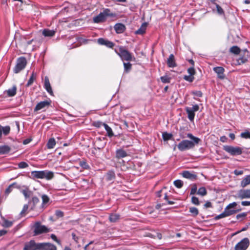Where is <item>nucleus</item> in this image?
<instances>
[{
  "instance_id": "nucleus-1",
  "label": "nucleus",
  "mask_w": 250,
  "mask_h": 250,
  "mask_svg": "<svg viewBox=\"0 0 250 250\" xmlns=\"http://www.w3.org/2000/svg\"><path fill=\"white\" fill-rule=\"evenodd\" d=\"M187 137L191 140H182L177 145V147L180 151H184L186 150L192 149L195 146V145L198 144L201 142V139L199 138L194 136L191 133H188Z\"/></svg>"
},
{
  "instance_id": "nucleus-2",
  "label": "nucleus",
  "mask_w": 250,
  "mask_h": 250,
  "mask_svg": "<svg viewBox=\"0 0 250 250\" xmlns=\"http://www.w3.org/2000/svg\"><path fill=\"white\" fill-rule=\"evenodd\" d=\"M54 173L52 171L45 170H34L31 172V177L33 179H45L49 180L53 178Z\"/></svg>"
},
{
  "instance_id": "nucleus-3",
  "label": "nucleus",
  "mask_w": 250,
  "mask_h": 250,
  "mask_svg": "<svg viewBox=\"0 0 250 250\" xmlns=\"http://www.w3.org/2000/svg\"><path fill=\"white\" fill-rule=\"evenodd\" d=\"M223 149L231 156L239 155L243 153L242 148L238 146L226 145L223 146Z\"/></svg>"
},
{
  "instance_id": "nucleus-4",
  "label": "nucleus",
  "mask_w": 250,
  "mask_h": 250,
  "mask_svg": "<svg viewBox=\"0 0 250 250\" xmlns=\"http://www.w3.org/2000/svg\"><path fill=\"white\" fill-rule=\"evenodd\" d=\"M27 61L24 57H21L17 59V64L15 65L13 71L15 73H18L23 70L26 66Z\"/></svg>"
},
{
  "instance_id": "nucleus-5",
  "label": "nucleus",
  "mask_w": 250,
  "mask_h": 250,
  "mask_svg": "<svg viewBox=\"0 0 250 250\" xmlns=\"http://www.w3.org/2000/svg\"><path fill=\"white\" fill-rule=\"evenodd\" d=\"M34 235H38L43 233H46L49 231V229L47 228L45 225H41L40 222H36L34 224Z\"/></svg>"
},
{
  "instance_id": "nucleus-6",
  "label": "nucleus",
  "mask_w": 250,
  "mask_h": 250,
  "mask_svg": "<svg viewBox=\"0 0 250 250\" xmlns=\"http://www.w3.org/2000/svg\"><path fill=\"white\" fill-rule=\"evenodd\" d=\"M118 54L122 60L130 61L132 59V54L123 46L120 47Z\"/></svg>"
},
{
  "instance_id": "nucleus-7",
  "label": "nucleus",
  "mask_w": 250,
  "mask_h": 250,
  "mask_svg": "<svg viewBox=\"0 0 250 250\" xmlns=\"http://www.w3.org/2000/svg\"><path fill=\"white\" fill-rule=\"evenodd\" d=\"M249 245V239L248 238H244L235 245V250H246Z\"/></svg>"
},
{
  "instance_id": "nucleus-8",
  "label": "nucleus",
  "mask_w": 250,
  "mask_h": 250,
  "mask_svg": "<svg viewBox=\"0 0 250 250\" xmlns=\"http://www.w3.org/2000/svg\"><path fill=\"white\" fill-rule=\"evenodd\" d=\"M97 42L100 45H104L109 48H112L115 45L113 42L103 38L98 39Z\"/></svg>"
},
{
  "instance_id": "nucleus-9",
  "label": "nucleus",
  "mask_w": 250,
  "mask_h": 250,
  "mask_svg": "<svg viewBox=\"0 0 250 250\" xmlns=\"http://www.w3.org/2000/svg\"><path fill=\"white\" fill-rule=\"evenodd\" d=\"M51 101L50 100L49 101H41L38 103L34 108V111L35 112L40 110L45 107L49 106L51 104Z\"/></svg>"
},
{
  "instance_id": "nucleus-10",
  "label": "nucleus",
  "mask_w": 250,
  "mask_h": 250,
  "mask_svg": "<svg viewBox=\"0 0 250 250\" xmlns=\"http://www.w3.org/2000/svg\"><path fill=\"white\" fill-rule=\"evenodd\" d=\"M43 87L50 95H54L53 91L52 90L49 78L47 76H45L44 77Z\"/></svg>"
},
{
  "instance_id": "nucleus-11",
  "label": "nucleus",
  "mask_w": 250,
  "mask_h": 250,
  "mask_svg": "<svg viewBox=\"0 0 250 250\" xmlns=\"http://www.w3.org/2000/svg\"><path fill=\"white\" fill-rule=\"evenodd\" d=\"M114 28L115 32L118 34L123 33L126 29L125 25L120 22L116 23L114 26Z\"/></svg>"
},
{
  "instance_id": "nucleus-12",
  "label": "nucleus",
  "mask_w": 250,
  "mask_h": 250,
  "mask_svg": "<svg viewBox=\"0 0 250 250\" xmlns=\"http://www.w3.org/2000/svg\"><path fill=\"white\" fill-rule=\"evenodd\" d=\"M238 197L240 199L250 198V189H240L238 191Z\"/></svg>"
},
{
  "instance_id": "nucleus-13",
  "label": "nucleus",
  "mask_w": 250,
  "mask_h": 250,
  "mask_svg": "<svg viewBox=\"0 0 250 250\" xmlns=\"http://www.w3.org/2000/svg\"><path fill=\"white\" fill-rule=\"evenodd\" d=\"M213 71L217 74V77L221 80L225 78L224 74L225 69L221 66H217L213 68Z\"/></svg>"
},
{
  "instance_id": "nucleus-14",
  "label": "nucleus",
  "mask_w": 250,
  "mask_h": 250,
  "mask_svg": "<svg viewBox=\"0 0 250 250\" xmlns=\"http://www.w3.org/2000/svg\"><path fill=\"white\" fill-rule=\"evenodd\" d=\"M127 156V152L123 148L117 149L115 151V158L117 160L125 158Z\"/></svg>"
},
{
  "instance_id": "nucleus-15",
  "label": "nucleus",
  "mask_w": 250,
  "mask_h": 250,
  "mask_svg": "<svg viewBox=\"0 0 250 250\" xmlns=\"http://www.w3.org/2000/svg\"><path fill=\"white\" fill-rule=\"evenodd\" d=\"M182 174L183 177L192 181L196 180L197 177L195 174L191 173L188 170L183 171Z\"/></svg>"
},
{
  "instance_id": "nucleus-16",
  "label": "nucleus",
  "mask_w": 250,
  "mask_h": 250,
  "mask_svg": "<svg viewBox=\"0 0 250 250\" xmlns=\"http://www.w3.org/2000/svg\"><path fill=\"white\" fill-rule=\"evenodd\" d=\"M106 18L103 13L100 12L97 16L94 17L93 19V21L94 23H99L104 22L106 20Z\"/></svg>"
},
{
  "instance_id": "nucleus-17",
  "label": "nucleus",
  "mask_w": 250,
  "mask_h": 250,
  "mask_svg": "<svg viewBox=\"0 0 250 250\" xmlns=\"http://www.w3.org/2000/svg\"><path fill=\"white\" fill-rule=\"evenodd\" d=\"M54 246L49 243H37L36 250H49L52 248V246Z\"/></svg>"
},
{
  "instance_id": "nucleus-18",
  "label": "nucleus",
  "mask_w": 250,
  "mask_h": 250,
  "mask_svg": "<svg viewBox=\"0 0 250 250\" xmlns=\"http://www.w3.org/2000/svg\"><path fill=\"white\" fill-rule=\"evenodd\" d=\"M167 64L168 67L174 68L177 66L175 57L173 54H171L167 60Z\"/></svg>"
},
{
  "instance_id": "nucleus-19",
  "label": "nucleus",
  "mask_w": 250,
  "mask_h": 250,
  "mask_svg": "<svg viewBox=\"0 0 250 250\" xmlns=\"http://www.w3.org/2000/svg\"><path fill=\"white\" fill-rule=\"evenodd\" d=\"M148 25V23L146 22H143L140 27L135 31V34L136 35H143L146 33V29L147 26Z\"/></svg>"
},
{
  "instance_id": "nucleus-20",
  "label": "nucleus",
  "mask_w": 250,
  "mask_h": 250,
  "mask_svg": "<svg viewBox=\"0 0 250 250\" xmlns=\"http://www.w3.org/2000/svg\"><path fill=\"white\" fill-rule=\"evenodd\" d=\"M241 210V209H235L234 208H231L227 206L225 208L224 211L226 214V216L228 217L239 212Z\"/></svg>"
},
{
  "instance_id": "nucleus-21",
  "label": "nucleus",
  "mask_w": 250,
  "mask_h": 250,
  "mask_svg": "<svg viewBox=\"0 0 250 250\" xmlns=\"http://www.w3.org/2000/svg\"><path fill=\"white\" fill-rule=\"evenodd\" d=\"M116 175L114 170H110L108 171L106 174V180L108 182H113L115 179Z\"/></svg>"
},
{
  "instance_id": "nucleus-22",
  "label": "nucleus",
  "mask_w": 250,
  "mask_h": 250,
  "mask_svg": "<svg viewBox=\"0 0 250 250\" xmlns=\"http://www.w3.org/2000/svg\"><path fill=\"white\" fill-rule=\"evenodd\" d=\"M36 244L34 240H30L28 244L25 245L24 250H36Z\"/></svg>"
},
{
  "instance_id": "nucleus-23",
  "label": "nucleus",
  "mask_w": 250,
  "mask_h": 250,
  "mask_svg": "<svg viewBox=\"0 0 250 250\" xmlns=\"http://www.w3.org/2000/svg\"><path fill=\"white\" fill-rule=\"evenodd\" d=\"M185 110L188 114V119L191 121L192 122L194 121V117H195V112H194L193 111H192L190 109V107H186L185 108Z\"/></svg>"
},
{
  "instance_id": "nucleus-24",
  "label": "nucleus",
  "mask_w": 250,
  "mask_h": 250,
  "mask_svg": "<svg viewBox=\"0 0 250 250\" xmlns=\"http://www.w3.org/2000/svg\"><path fill=\"white\" fill-rule=\"evenodd\" d=\"M56 31L49 29H44L42 31V35L44 37H52L55 35Z\"/></svg>"
},
{
  "instance_id": "nucleus-25",
  "label": "nucleus",
  "mask_w": 250,
  "mask_h": 250,
  "mask_svg": "<svg viewBox=\"0 0 250 250\" xmlns=\"http://www.w3.org/2000/svg\"><path fill=\"white\" fill-rule=\"evenodd\" d=\"M40 199L36 196H34L32 198V199L28 202V204L31 206V209H34L35 208L36 205L39 203Z\"/></svg>"
},
{
  "instance_id": "nucleus-26",
  "label": "nucleus",
  "mask_w": 250,
  "mask_h": 250,
  "mask_svg": "<svg viewBox=\"0 0 250 250\" xmlns=\"http://www.w3.org/2000/svg\"><path fill=\"white\" fill-rule=\"evenodd\" d=\"M11 150V148L8 146H0V155L8 154Z\"/></svg>"
},
{
  "instance_id": "nucleus-27",
  "label": "nucleus",
  "mask_w": 250,
  "mask_h": 250,
  "mask_svg": "<svg viewBox=\"0 0 250 250\" xmlns=\"http://www.w3.org/2000/svg\"><path fill=\"white\" fill-rule=\"evenodd\" d=\"M249 56L240 54V57L237 60L238 64L241 65L248 62Z\"/></svg>"
},
{
  "instance_id": "nucleus-28",
  "label": "nucleus",
  "mask_w": 250,
  "mask_h": 250,
  "mask_svg": "<svg viewBox=\"0 0 250 250\" xmlns=\"http://www.w3.org/2000/svg\"><path fill=\"white\" fill-rule=\"evenodd\" d=\"M17 87L16 85H13L12 88L5 90L4 92H6L9 97H13L16 94Z\"/></svg>"
},
{
  "instance_id": "nucleus-29",
  "label": "nucleus",
  "mask_w": 250,
  "mask_h": 250,
  "mask_svg": "<svg viewBox=\"0 0 250 250\" xmlns=\"http://www.w3.org/2000/svg\"><path fill=\"white\" fill-rule=\"evenodd\" d=\"M250 184V174L247 175L241 182V186L242 188L246 187Z\"/></svg>"
},
{
  "instance_id": "nucleus-30",
  "label": "nucleus",
  "mask_w": 250,
  "mask_h": 250,
  "mask_svg": "<svg viewBox=\"0 0 250 250\" xmlns=\"http://www.w3.org/2000/svg\"><path fill=\"white\" fill-rule=\"evenodd\" d=\"M104 126L107 132V135L109 137L111 138L114 136V134L112 128L107 124H104Z\"/></svg>"
},
{
  "instance_id": "nucleus-31",
  "label": "nucleus",
  "mask_w": 250,
  "mask_h": 250,
  "mask_svg": "<svg viewBox=\"0 0 250 250\" xmlns=\"http://www.w3.org/2000/svg\"><path fill=\"white\" fill-rule=\"evenodd\" d=\"M79 166L83 169L89 170L90 169V167L88 164L85 160H83L80 161Z\"/></svg>"
},
{
  "instance_id": "nucleus-32",
  "label": "nucleus",
  "mask_w": 250,
  "mask_h": 250,
  "mask_svg": "<svg viewBox=\"0 0 250 250\" xmlns=\"http://www.w3.org/2000/svg\"><path fill=\"white\" fill-rule=\"evenodd\" d=\"M106 18L107 17H115L116 14L110 12V10L108 8L104 9L102 12Z\"/></svg>"
},
{
  "instance_id": "nucleus-33",
  "label": "nucleus",
  "mask_w": 250,
  "mask_h": 250,
  "mask_svg": "<svg viewBox=\"0 0 250 250\" xmlns=\"http://www.w3.org/2000/svg\"><path fill=\"white\" fill-rule=\"evenodd\" d=\"M56 145V141L54 138H50L46 146L48 149L53 148Z\"/></svg>"
},
{
  "instance_id": "nucleus-34",
  "label": "nucleus",
  "mask_w": 250,
  "mask_h": 250,
  "mask_svg": "<svg viewBox=\"0 0 250 250\" xmlns=\"http://www.w3.org/2000/svg\"><path fill=\"white\" fill-rule=\"evenodd\" d=\"M229 52L235 55H238L241 52V49L238 46L234 45L230 48Z\"/></svg>"
},
{
  "instance_id": "nucleus-35",
  "label": "nucleus",
  "mask_w": 250,
  "mask_h": 250,
  "mask_svg": "<svg viewBox=\"0 0 250 250\" xmlns=\"http://www.w3.org/2000/svg\"><path fill=\"white\" fill-rule=\"evenodd\" d=\"M120 218V215L118 214H111L109 216V220L110 222L115 223L117 222Z\"/></svg>"
},
{
  "instance_id": "nucleus-36",
  "label": "nucleus",
  "mask_w": 250,
  "mask_h": 250,
  "mask_svg": "<svg viewBox=\"0 0 250 250\" xmlns=\"http://www.w3.org/2000/svg\"><path fill=\"white\" fill-rule=\"evenodd\" d=\"M172 134L170 133H168L167 132H164L162 133V138L165 141H167L170 140H171L172 138Z\"/></svg>"
},
{
  "instance_id": "nucleus-37",
  "label": "nucleus",
  "mask_w": 250,
  "mask_h": 250,
  "mask_svg": "<svg viewBox=\"0 0 250 250\" xmlns=\"http://www.w3.org/2000/svg\"><path fill=\"white\" fill-rule=\"evenodd\" d=\"M36 77V74L34 72H32V73L30 77V78L28 80L27 83L26 84V87L29 86L33 83L34 81L35 80Z\"/></svg>"
},
{
  "instance_id": "nucleus-38",
  "label": "nucleus",
  "mask_w": 250,
  "mask_h": 250,
  "mask_svg": "<svg viewBox=\"0 0 250 250\" xmlns=\"http://www.w3.org/2000/svg\"><path fill=\"white\" fill-rule=\"evenodd\" d=\"M123 64L124 68V72L126 73H129L131 69L132 64L129 62H124Z\"/></svg>"
},
{
  "instance_id": "nucleus-39",
  "label": "nucleus",
  "mask_w": 250,
  "mask_h": 250,
  "mask_svg": "<svg viewBox=\"0 0 250 250\" xmlns=\"http://www.w3.org/2000/svg\"><path fill=\"white\" fill-rule=\"evenodd\" d=\"M13 224V221L7 220L5 218H3V223L2 224V227L4 228H9Z\"/></svg>"
},
{
  "instance_id": "nucleus-40",
  "label": "nucleus",
  "mask_w": 250,
  "mask_h": 250,
  "mask_svg": "<svg viewBox=\"0 0 250 250\" xmlns=\"http://www.w3.org/2000/svg\"><path fill=\"white\" fill-rule=\"evenodd\" d=\"M197 193L202 196H204L207 195V191L205 187H202L198 189Z\"/></svg>"
},
{
  "instance_id": "nucleus-41",
  "label": "nucleus",
  "mask_w": 250,
  "mask_h": 250,
  "mask_svg": "<svg viewBox=\"0 0 250 250\" xmlns=\"http://www.w3.org/2000/svg\"><path fill=\"white\" fill-rule=\"evenodd\" d=\"M189 212L192 214V216L193 217L196 216L199 214L198 209L195 207H190Z\"/></svg>"
},
{
  "instance_id": "nucleus-42",
  "label": "nucleus",
  "mask_w": 250,
  "mask_h": 250,
  "mask_svg": "<svg viewBox=\"0 0 250 250\" xmlns=\"http://www.w3.org/2000/svg\"><path fill=\"white\" fill-rule=\"evenodd\" d=\"M160 79L162 82L164 83H169L170 82L171 78L168 77L167 75L161 76Z\"/></svg>"
},
{
  "instance_id": "nucleus-43",
  "label": "nucleus",
  "mask_w": 250,
  "mask_h": 250,
  "mask_svg": "<svg viewBox=\"0 0 250 250\" xmlns=\"http://www.w3.org/2000/svg\"><path fill=\"white\" fill-rule=\"evenodd\" d=\"M1 129L4 135H7L10 131V127L9 125L3 126L1 125Z\"/></svg>"
},
{
  "instance_id": "nucleus-44",
  "label": "nucleus",
  "mask_w": 250,
  "mask_h": 250,
  "mask_svg": "<svg viewBox=\"0 0 250 250\" xmlns=\"http://www.w3.org/2000/svg\"><path fill=\"white\" fill-rule=\"evenodd\" d=\"M240 137L244 139H250V132L248 129H246L244 132L240 134Z\"/></svg>"
},
{
  "instance_id": "nucleus-45",
  "label": "nucleus",
  "mask_w": 250,
  "mask_h": 250,
  "mask_svg": "<svg viewBox=\"0 0 250 250\" xmlns=\"http://www.w3.org/2000/svg\"><path fill=\"white\" fill-rule=\"evenodd\" d=\"M174 185L178 188H181L183 186V182L181 180H176L173 182Z\"/></svg>"
},
{
  "instance_id": "nucleus-46",
  "label": "nucleus",
  "mask_w": 250,
  "mask_h": 250,
  "mask_svg": "<svg viewBox=\"0 0 250 250\" xmlns=\"http://www.w3.org/2000/svg\"><path fill=\"white\" fill-rule=\"evenodd\" d=\"M42 205H45V204H47L50 200V199L48 197V196L45 194H43L42 196Z\"/></svg>"
},
{
  "instance_id": "nucleus-47",
  "label": "nucleus",
  "mask_w": 250,
  "mask_h": 250,
  "mask_svg": "<svg viewBox=\"0 0 250 250\" xmlns=\"http://www.w3.org/2000/svg\"><path fill=\"white\" fill-rule=\"evenodd\" d=\"M215 6L216 8L217 12L219 15H222L224 14V11L223 8L217 3H215Z\"/></svg>"
},
{
  "instance_id": "nucleus-48",
  "label": "nucleus",
  "mask_w": 250,
  "mask_h": 250,
  "mask_svg": "<svg viewBox=\"0 0 250 250\" xmlns=\"http://www.w3.org/2000/svg\"><path fill=\"white\" fill-rule=\"evenodd\" d=\"M191 202L193 204L196 206H198L200 204V202L199 201V199L197 197L194 196H193L191 197Z\"/></svg>"
},
{
  "instance_id": "nucleus-49",
  "label": "nucleus",
  "mask_w": 250,
  "mask_h": 250,
  "mask_svg": "<svg viewBox=\"0 0 250 250\" xmlns=\"http://www.w3.org/2000/svg\"><path fill=\"white\" fill-rule=\"evenodd\" d=\"M15 184H11L5 190V194L8 195L12 191L14 186Z\"/></svg>"
},
{
  "instance_id": "nucleus-50",
  "label": "nucleus",
  "mask_w": 250,
  "mask_h": 250,
  "mask_svg": "<svg viewBox=\"0 0 250 250\" xmlns=\"http://www.w3.org/2000/svg\"><path fill=\"white\" fill-rule=\"evenodd\" d=\"M227 217L226 215V214L225 213L224 211H223L222 213H221V214H219V215H216L214 218V220H219L221 218H225V217Z\"/></svg>"
},
{
  "instance_id": "nucleus-51",
  "label": "nucleus",
  "mask_w": 250,
  "mask_h": 250,
  "mask_svg": "<svg viewBox=\"0 0 250 250\" xmlns=\"http://www.w3.org/2000/svg\"><path fill=\"white\" fill-rule=\"evenodd\" d=\"M55 214L57 218H61L64 216V213L60 210H56Z\"/></svg>"
},
{
  "instance_id": "nucleus-52",
  "label": "nucleus",
  "mask_w": 250,
  "mask_h": 250,
  "mask_svg": "<svg viewBox=\"0 0 250 250\" xmlns=\"http://www.w3.org/2000/svg\"><path fill=\"white\" fill-rule=\"evenodd\" d=\"M184 79L186 81L189 82H192L194 80V77L193 76H190L189 74V75H185L184 76Z\"/></svg>"
},
{
  "instance_id": "nucleus-53",
  "label": "nucleus",
  "mask_w": 250,
  "mask_h": 250,
  "mask_svg": "<svg viewBox=\"0 0 250 250\" xmlns=\"http://www.w3.org/2000/svg\"><path fill=\"white\" fill-rule=\"evenodd\" d=\"M104 124H105V123H103L101 121H95L93 123V125L94 126L98 128L101 127L102 126H104Z\"/></svg>"
},
{
  "instance_id": "nucleus-54",
  "label": "nucleus",
  "mask_w": 250,
  "mask_h": 250,
  "mask_svg": "<svg viewBox=\"0 0 250 250\" xmlns=\"http://www.w3.org/2000/svg\"><path fill=\"white\" fill-rule=\"evenodd\" d=\"M28 166V164L25 162H21L18 164V167L20 168H24Z\"/></svg>"
},
{
  "instance_id": "nucleus-55",
  "label": "nucleus",
  "mask_w": 250,
  "mask_h": 250,
  "mask_svg": "<svg viewBox=\"0 0 250 250\" xmlns=\"http://www.w3.org/2000/svg\"><path fill=\"white\" fill-rule=\"evenodd\" d=\"M188 72L190 76H193L195 74V70L193 66L188 68Z\"/></svg>"
},
{
  "instance_id": "nucleus-56",
  "label": "nucleus",
  "mask_w": 250,
  "mask_h": 250,
  "mask_svg": "<svg viewBox=\"0 0 250 250\" xmlns=\"http://www.w3.org/2000/svg\"><path fill=\"white\" fill-rule=\"evenodd\" d=\"M192 94L197 97H202L203 96L202 92L200 90L194 91L192 92Z\"/></svg>"
},
{
  "instance_id": "nucleus-57",
  "label": "nucleus",
  "mask_w": 250,
  "mask_h": 250,
  "mask_svg": "<svg viewBox=\"0 0 250 250\" xmlns=\"http://www.w3.org/2000/svg\"><path fill=\"white\" fill-rule=\"evenodd\" d=\"M197 192V186L195 184H194L193 186L191 188L190 194V195H193L195 194Z\"/></svg>"
},
{
  "instance_id": "nucleus-58",
  "label": "nucleus",
  "mask_w": 250,
  "mask_h": 250,
  "mask_svg": "<svg viewBox=\"0 0 250 250\" xmlns=\"http://www.w3.org/2000/svg\"><path fill=\"white\" fill-rule=\"evenodd\" d=\"M247 215V212H243L237 214L236 216L237 219L239 220L241 218H244Z\"/></svg>"
},
{
  "instance_id": "nucleus-59",
  "label": "nucleus",
  "mask_w": 250,
  "mask_h": 250,
  "mask_svg": "<svg viewBox=\"0 0 250 250\" xmlns=\"http://www.w3.org/2000/svg\"><path fill=\"white\" fill-rule=\"evenodd\" d=\"M190 109L194 112H195L199 110V106L198 104H196L195 105H193L192 107H190Z\"/></svg>"
},
{
  "instance_id": "nucleus-60",
  "label": "nucleus",
  "mask_w": 250,
  "mask_h": 250,
  "mask_svg": "<svg viewBox=\"0 0 250 250\" xmlns=\"http://www.w3.org/2000/svg\"><path fill=\"white\" fill-rule=\"evenodd\" d=\"M240 54L246 55V56H249V57L250 56V52L248 50V49L246 48L241 51V52Z\"/></svg>"
},
{
  "instance_id": "nucleus-61",
  "label": "nucleus",
  "mask_w": 250,
  "mask_h": 250,
  "mask_svg": "<svg viewBox=\"0 0 250 250\" xmlns=\"http://www.w3.org/2000/svg\"><path fill=\"white\" fill-rule=\"evenodd\" d=\"M13 184H15V185H14V186L13 188H15L20 189V190H21V188L22 187H24V186H21V185L18 184H17L16 182H14Z\"/></svg>"
},
{
  "instance_id": "nucleus-62",
  "label": "nucleus",
  "mask_w": 250,
  "mask_h": 250,
  "mask_svg": "<svg viewBox=\"0 0 250 250\" xmlns=\"http://www.w3.org/2000/svg\"><path fill=\"white\" fill-rule=\"evenodd\" d=\"M28 208V205L26 204L24 205L23 206L22 210L20 212V214L22 215V214L24 213L27 210Z\"/></svg>"
},
{
  "instance_id": "nucleus-63",
  "label": "nucleus",
  "mask_w": 250,
  "mask_h": 250,
  "mask_svg": "<svg viewBox=\"0 0 250 250\" xmlns=\"http://www.w3.org/2000/svg\"><path fill=\"white\" fill-rule=\"evenodd\" d=\"M204 207L205 208H211L212 207V204H211V203L210 201H207L204 204Z\"/></svg>"
},
{
  "instance_id": "nucleus-64",
  "label": "nucleus",
  "mask_w": 250,
  "mask_h": 250,
  "mask_svg": "<svg viewBox=\"0 0 250 250\" xmlns=\"http://www.w3.org/2000/svg\"><path fill=\"white\" fill-rule=\"evenodd\" d=\"M237 204L235 202H233L229 204L227 206L228 207H229L231 208H234L236 206Z\"/></svg>"
}]
</instances>
